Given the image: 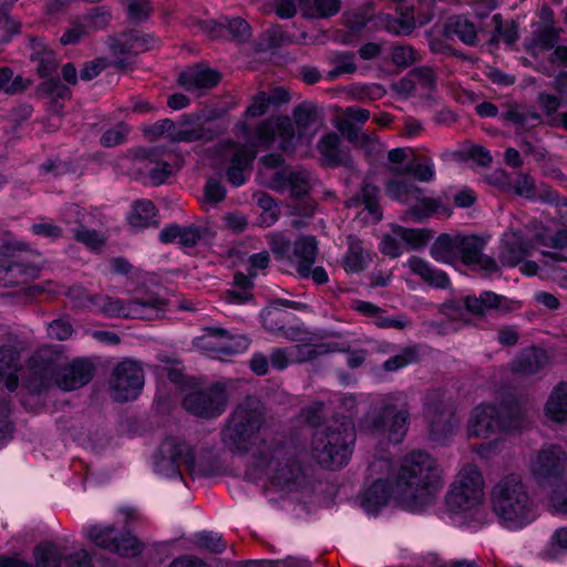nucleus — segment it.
<instances>
[{
    "mask_svg": "<svg viewBox=\"0 0 567 567\" xmlns=\"http://www.w3.org/2000/svg\"><path fill=\"white\" fill-rule=\"evenodd\" d=\"M262 420L261 403L246 399L221 432L223 443L233 453L248 454L256 475H264L276 485H288L299 477L301 467L286 447L259 437Z\"/></svg>",
    "mask_w": 567,
    "mask_h": 567,
    "instance_id": "obj_1",
    "label": "nucleus"
},
{
    "mask_svg": "<svg viewBox=\"0 0 567 567\" xmlns=\"http://www.w3.org/2000/svg\"><path fill=\"white\" fill-rule=\"evenodd\" d=\"M396 496L403 508L419 512L430 505L443 487V470L430 453L414 450L394 467Z\"/></svg>",
    "mask_w": 567,
    "mask_h": 567,
    "instance_id": "obj_2",
    "label": "nucleus"
},
{
    "mask_svg": "<svg viewBox=\"0 0 567 567\" xmlns=\"http://www.w3.org/2000/svg\"><path fill=\"white\" fill-rule=\"evenodd\" d=\"M447 512L465 524L483 526L489 522L485 480L476 464L462 465L445 495Z\"/></svg>",
    "mask_w": 567,
    "mask_h": 567,
    "instance_id": "obj_3",
    "label": "nucleus"
},
{
    "mask_svg": "<svg viewBox=\"0 0 567 567\" xmlns=\"http://www.w3.org/2000/svg\"><path fill=\"white\" fill-rule=\"evenodd\" d=\"M491 506L498 523L518 530L537 518V507L526 484L516 474L499 478L491 489Z\"/></svg>",
    "mask_w": 567,
    "mask_h": 567,
    "instance_id": "obj_4",
    "label": "nucleus"
},
{
    "mask_svg": "<svg viewBox=\"0 0 567 567\" xmlns=\"http://www.w3.org/2000/svg\"><path fill=\"white\" fill-rule=\"evenodd\" d=\"M69 295L75 306L91 308L106 317L151 320L157 318L166 308V301L155 295H145L131 300L109 296H89L82 288H72Z\"/></svg>",
    "mask_w": 567,
    "mask_h": 567,
    "instance_id": "obj_5",
    "label": "nucleus"
},
{
    "mask_svg": "<svg viewBox=\"0 0 567 567\" xmlns=\"http://www.w3.org/2000/svg\"><path fill=\"white\" fill-rule=\"evenodd\" d=\"M315 121L316 109L302 104L295 109L293 120L285 116L264 121L257 128V138L265 146L278 142L280 148L288 150L313 135L311 126Z\"/></svg>",
    "mask_w": 567,
    "mask_h": 567,
    "instance_id": "obj_6",
    "label": "nucleus"
},
{
    "mask_svg": "<svg viewBox=\"0 0 567 567\" xmlns=\"http://www.w3.org/2000/svg\"><path fill=\"white\" fill-rule=\"evenodd\" d=\"M354 439L351 420L334 422L323 430L316 431L312 439V455L322 466L339 468L348 463Z\"/></svg>",
    "mask_w": 567,
    "mask_h": 567,
    "instance_id": "obj_7",
    "label": "nucleus"
},
{
    "mask_svg": "<svg viewBox=\"0 0 567 567\" xmlns=\"http://www.w3.org/2000/svg\"><path fill=\"white\" fill-rule=\"evenodd\" d=\"M537 243L542 247L560 249L567 245V230L555 233L548 228L535 229L533 236L529 231L509 230L501 240L499 260L504 266L514 267L530 255Z\"/></svg>",
    "mask_w": 567,
    "mask_h": 567,
    "instance_id": "obj_8",
    "label": "nucleus"
},
{
    "mask_svg": "<svg viewBox=\"0 0 567 567\" xmlns=\"http://www.w3.org/2000/svg\"><path fill=\"white\" fill-rule=\"evenodd\" d=\"M368 472L371 482L362 492L360 498L362 508L370 515L378 514L391 503L403 508V503L396 496L392 462L385 457L377 458L369 465Z\"/></svg>",
    "mask_w": 567,
    "mask_h": 567,
    "instance_id": "obj_9",
    "label": "nucleus"
},
{
    "mask_svg": "<svg viewBox=\"0 0 567 567\" xmlns=\"http://www.w3.org/2000/svg\"><path fill=\"white\" fill-rule=\"evenodd\" d=\"M527 467L538 487H560L567 474V452L561 445L545 444L532 453Z\"/></svg>",
    "mask_w": 567,
    "mask_h": 567,
    "instance_id": "obj_10",
    "label": "nucleus"
},
{
    "mask_svg": "<svg viewBox=\"0 0 567 567\" xmlns=\"http://www.w3.org/2000/svg\"><path fill=\"white\" fill-rule=\"evenodd\" d=\"M268 238L274 254L293 262L300 277H309L310 267L313 266L318 254V243L313 236H302L293 246L280 234H270Z\"/></svg>",
    "mask_w": 567,
    "mask_h": 567,
    "instance_id": "obj_11",
    "label": "nucleus"
},
{
    "mask_svg": "<svg viewBox=\"0 0 567 567\" xmlns=\"http://www.w3.org/2000/svg\"><path fill=\"white\" fill-rule=\"evenodd\" d=\"M514 427V421L504 406L481 404L475 406L468 417L466 431L468 437L488 439Z\"/></svg>",
    "mask_w": 567,
    "mask_h": 567,
    "instance_id": "obj_12",
    "label": "nucleus"
},
{
    "mask_svg": "<svg viewBox=\"0 0 567 567\" xmlns=\"http://www.w3.org/2000/svg\"><path fill=\"white\" fill-rule=\"evenodd\" d=\"M194 346L207 355L219 357L247 350L249 340L245 336L231 334L223 329L208 328L203 336L194 340Z\"/></svg>",
    "mask_w": 567,
    "mask_h": 567,
    "instance_id": "obj_13",
    "label": "nucleus"
},
{
    "mask_svg": "<svg viewBox=\"0 0 567 567\" xmlns=\"http://www.w3.org/2000/svg\"><path fill=\"white\" fill-rule=\"evenodd\" d=\"M143 385L144 373L138 362L124 360L115 367L111 389L116 401L126 402L136 399Z\"/></svg>",
    "mask_w": 567,
    "mask_h": 567,
    "instance_id": "obj_14",
    "label": "nucleus"
},
{
    "mask_svg": "<svg viewBox=\"0 0 567 567\" xmlns=\"http://www.w3.org/2000/svg\"><path fill=\"white\" fill-rule=\"evenodd\" d=\"M209 131L210 130L206 128L200 123H183L177 126L172 120L168 118L143 126V133L150 140L166 137L173 142H194L199 140H207L212 137V135L208 134Z\"/></svg>",
    "mask_w": 567,
    "mask_h": 567,
    "instance_id": "obj_15",
    "label": "nucleus"
},
{
    "mask_svg": "<svg viewBox=\"0 0 567 567\" xmlns=\"http://www.w3.org/2000/svg\"><path fill=\"white\" fill-rule=\"evenodd\" d=\"M256 154L257 151L251 144L228 143L221 147L220 158L224 164H227L226 174L233 185L241 186L246 183Z\"/></svg>",
    "mask_w": 567,
    "mask_h": 567,
    "instance_id": "obj_16",
    "label": "nucleus"
},
{
    "mask_svg": "<svg viewBox=\"0 0 567 567\" xmlns=\"http://www.w3.org/2000/svg\"><path fill=\"white\" fill-rule=\"evenodd\" d=\"M194 462L189 446L176 439H167L159 446L155 468L158 474L168 478L181 476L179 467L189 466Z\"/></svg>",
    "mask_w": 567,
    "mask_h": 567,
    "instance_id": "obj_17",
    "label": "nucleus"
},
{
    "mask_svg": "<svg viewBox=\"0 0 567 567\" xmlns=\"http://www.w3.org/2000/svg\"><path fill=\"white\" fill-rule=\"evenodd\" d=\"M227 402L226 388L216 384L205 391L188 394L184 400V406L196 416L216 417L225 411Z\"/></svg>",
    "mask_w": 567,
    "mask_h": 567,
    "instance_id": "obj_18",
    "label": "nucleus"
},
{
    "mask_svg": "<svg viewBox=\"0 0 567 567\" xmlns=\"http://www.w3.org/2000/svg\"><path fill=\"white\" fill-rule=\"evenodd\" d=\"M107 43L115 62L124 66L130 56L154 48L157 40L151 34L135 30L111 37Z\"/></svg>",
    "mask_w": 567,
    "mask_h": 567,
    "instance_id": "obj_19",
    "label": "nucleus"
},
{
    "mask_svg": "<svg viewBox=\"0 0 567 567\" xmlns=\"http://www.w3.org/2000/svg\"><path fill=\"white\" fill-rule=\"evenodd\" d=\"M408 426L409 411L386 404L372 421L371 431L378 436L386 437L390 442L400 443L408 432Z\"/></svg>",
    "mask_w": 567,
    "mask_h": 567,
    "instance_id": "obj_20",
    "label": "nucleus"
},
{
    "mask_svg": "<svg viewBox=\"0 0 567 567\" xmlns=\"http://www.w3.org/2000/svg\"><path fill=\"white\" fill-rule=\"evenodd\" d=\"M89 538L99 547L114 551L121 556H135L141 550L138 540L130 534H124L121 538L114 535L111 526H90L86 528Z\"/></svg>",
    "mask_w": 567,
    "mask_h": 567,
    "instance_id": "obj_21",
    "label": "nucleus"
},
{
    "mask_svg": "<svg viewBox=\"0 0 567 567\" xmlns=\"http://www.w3.org/2000/svg\"><path fill=\"white\" fill-rule=\"evenodd\" d=\"M339 350L328 344H295L287 349L277 348L270 353V363L277 370H284L290 364L312 361L320 355Z\"/></svg>",
    "mask_w": 567,
    "mask_h": 567,
    "instance_id": "obj_22",
    "label": "nucleus"
},
{
    "mask_svg": "<svg viewBox=\"0 0 567 567\" xmlns=\"http://www.w3.org/2000/svg\"><path fill=\"white\" fill-rule=\"evenodd\" d=\"M486 240L476 235L460 234L458 260L467 266L476 267L486 274L497 270V264L494 259L483 255Z\"/></svg>",
    "mask_w": 567,
    "mask_h": 567,
    "instance_id": "obj_23",
    "label": "nucleus"
},
{
    "mask_svg": "<svg viewBox=\"0 0 567 567\" xmlns=\"http://www.w3.org/2000/svg\"><path fill=\"white\" fill-rule=\"evenodd\" d=\"M426 416L430 423L431 439L439 443L449 440L460 425V419L450 409L433 406L427 410Z\"/></svg>",
    "mask_w": 567,
    "mask_h": 567,
    "instance_id": "obj_24",
    "label": "nucleus"
},
{
    "mask_svg": "<svg viewBox=\"0 0 567 567\" xmlns=\"http://www.w3.org/2000/svg\"><path fill=\"white\" fill-rule=\"evenodd\" d=\"M369 117L370 112L368 110L350 106L344 111V117L339 122L338 128L349 138V141L353 142L359 147H365L373 143V141L370 136L360 134L354 127V123L363 124L369 120Z\"/></svg>",
    "mask_w": 567,
    "mask_h": 567,
    "instance_id": "obj_25",
    "label": "nucleus"
},
{
    "mask_svg": "<svg viewBox=\"0 0 567 567\" xmlns=\"http://www.w3.org/2000/svg\"><path fill=\"white\" fill-rule=\"evenodd\" d=\"M39 269L33 266H25L17 257L11 259L0 258V285L4 287L25 284L28 279L34 278Z\"/></svg>",
    "mask_w": 567,
    "mask_h": 567,
    "instance_id": "obj_26",
    "label": "nucleus"
},
{
    "mask_svg": "<svg viewBox=\"0 0 567 567\" xmlns=\"http://www.w3.org/2000/svg\"><path fill=\"white\" fill-rule=\"evenodd\" d=\"M21 369L20 352L13 347L0 348V382H3L9 391L18 388Z\"/></svg>",
    "mask_w": 567,
    "mask_h": 567,
    "instance_id": "obj_27",
    "label": "nucleus"
},
{
    "mask_svg": "<svg viewBox=\"0 0 567 567\" xmlns=\"http://www.w3.org/2000/svg\"><path fill=\"white\" fill-rule=\"evenodd\" d=\"M352 307L361 315L371 318L373 323L382 329L394 328L403 330L410 326L404 316L388 317L384 315V310L368 301L357 300Z\"/></svg>",
    "mask_w": 567,
    "mask_h": 567,
    "instance_id": "obj_28",
    "label": "nucleus"
},
{
    "mask_svg": "<svg viewBox=\"0 0 567 567\" xmlns=\"http://www.w3.org/2000/svg\"><path fill=\"white\" fill-rule=\"evenodd\" d=\"M544 414L547 420L564 424L567 422V382L561 381L550 391L544 405Z\"/></svg>",
    "mask_w": 567,
    "mask_h": 567,
    "instance_id": "obj_29",
    "label": "nucleus"
},
{
    "mask_svg": "<svg viewBox=\"0 0 567 567\" xmlns=\"http://www.w3.org/2000/svg\"><path fill=\"white\" fill-rule=\"evenodd\" d=\"M219 74L212 69L193 68L179 74V84L189 92L209 89L219 82Z\"/></svg>",
    "mask_w": 567,
    "mask_h": 567,
    "instance_id": "obj_30",
    "label": "nucleus"
},
{
    "mask_svg": "<svg viewBox=\"0 0 567 567\" xmlns=\"http://www.w3.org/2000/svg\"><path fill=\"white\" fill-rule=\"evenodd\" d=\"M406 205L409 209L404 213V220L421 221L434 213L444 210L440 199L425 196L421 188L417 189V195L413 196L412 204Z\"/></svg>",
    "mask_w": 567,
    "mask_h": 567,
    "instance_id": "obj_31",
    "label": "nucleus"
},
{
    "mask_svg": "<svg viewBox=\"0 0 567 567\" xmlns=\"http://www.w3.org/2000/svg\"><path fill=\"white\" fill-rule=\"evenodd\" d=\"M93 367L84 360L74 361L59 380V386L65 391L76 390L91 381Z\"/></svg>",
    "mask_w": 567,
    "mask_h": 567,
    "instance_id": "obj_32",
    "label": "nucleus"
},
{
    "mask_svg": "<svg viewBox=\"0 0 567 567\" xmlns=\"http://www.w3.org/2000/svg\"><path fill=\"white\" fill-rule=\"evenodd\" d=\"M137 169L142 179L154 186L163 184L172 173V166L167 162L157 159L153 154L138 161Z\"/></svg>",
    "mask_w": 567,
    "mask_h": 567,
    "instance_id": "obj_33",
    "label": "nucleus"
},
{
    "mask_svg": "<svg viewBox=\"0 0 567 567\" xmlns=\"http://www.w3.org/2000/svg\"><path fill=\"white\" fill-rule=\"evenodd\" d=\"M370 260V254L364 249L362 243L350 236L348 238V249L342 259L343 269L350 274L361 272L368 267Z\"/></svg>",
    "mask_w": 567,
    "mask_h": 567,
    "instance_id": "obj_34",
    "label": "nucleus"
},
{
    "mask_svg": "<svg viewBox=\"0 0 567 567\" xmlns=\"http://www.w3.org/2000/svg\"><path fill=\"white\" fill-rule=\"evenodd\" d=\"M460 234H442L431 247V256L444 264H455L458 261Z\"/></svg>",
    "mask_w": 567,
    "mask_h": 567,
    "instance_id": "obj_35",
    "label": "nucleus"
},
{
    "mask_svg": "<svg viewBox=\"0 0 567 567\" xmlns=\"http://www.w3.org/2000/svg\"><path fill=\"white\" fill-rule=\"evenodd\" d=\"M549 363V357L545 350L529 348L524 350L513 362V370L524 374H534Z\"/></svg>",
    "mask_w": 567,
    "mask_h": 567,
    "instance_id": "obj_36",
    "label": "nucleus"
},
{
    "mask_svg": "<svg viewBox=\"0 0 567 567\" xmlns=\"http://www.w3.org/2000/svg\"><path fill=\"white\" fill-rule=\"evenodd\" d=\"M414 275L420 276L424 281L437 288L447 287L450 280L442 270L433 268L427 261L411 257L405 265Z\"/></svg>",
    "mask_w": 567,
    "mask_h": 567,
    "instance_id": "obj_37",
    "label": "nucleus"
},
{
    "mask_svg": "<svg viewBox=\"0 0 567 567\" xmlns=\"http://www.w3.org/2000/svg\"><path fill=\"white\" fill-rule=\"evenodd\" d=\"M271 187L276 189L290 188L291 193L300 195L307 192L308 182L307 177L301 173L282 171L276 173V178Z\"/></svg>",
    "mask_w": 567,
    "mask_h": 567,
    "instance_id": "obj_38",
    "label": "nucleus"
},
{
    "mask_svg": "<svg viewBox=\"0 0 567 567\" xmlns=\"http://www.w3.org/2000/svg\"><path fill=\"white\" fill-rule=\"evenodd\" d=\"M128 223L134 228H146L155 223V206L151 200H136L132 206Z\"/></svg>",
    "mask_w": 567,
    "mask_h": 567,
    "instance_id": "obj_39",
    "label": "nucleus"
},
{
    "mask_svg": "<svg viewBox=\"0 0 567 567\" xmlns=\"http://www.w3.org/2000/svg\"><path fill=\"white\" fill-rule=\"evenodd\" d=\"M39 75L43 79L51 78L56 71L58 60L53 51L45 47L37 45L31 55Z\"/></svg>",
    "mask_w": 567,
    "mask_h": 567,
    "instance_id": "obj_40",
    "label": "nucleus"
},
{
    "mask_svg": "<svg viewBox=\"0 0 567 567\" xmlns=\"http://www.w3.org/2000/svg\"><path fill=\"white\" fill-rule=\"evenodd\" d=\"M393 233L408 249L422 248L431 239V231L427 229L405 228L400 225H393Z\"/></svg>",
    "mask_w": 567,
    "mask_h": 567,
    "instance_id": "obj_41",
    "label": "nucleus"
},
{
    "mask_svg": "<svg viewBox=\"0 0 567 567\" xmlns=\"http://www.w3.org/2000/svg\"><path fill=\"white\" fill-rule=\"evenodd\" d=\"M393 174L405 175L411 173L417 181L429 183L435 177V166L431 158H424L420 162L408 164V166H393Z\"/></svg>",
    "mask_w": 567,
    "mask_h": 567,
    "instance_id": "obj_42",
    "label": "nucleus"
},
{
    "mask_svg": "<svg viewBox=\"0 0 567 567\" xmlns=\"http://www.w3.org/2000/svg\"><path fill=\"white\" fill-rule=\"evenodd\" d=\"M362 210L363 218L370 223H378L382 218V210L378 202V188L365 185L362 188Z\"/></svg>",
    "mask_w": 567,
    "mask_h": 567,
    "instance_id": "obj_43",
    "label": "nucleus"
},
{
    "mask_svg": "<svg viewBox=\"0 0 567 567\" xmlns=\"http://www.w3.org/2000/svg\"><path fill=\"white\" fill-rule=\"evenodd\" d=\"M501 300L502 297L497 296L496 293L485 291L481 293L480 297L467 296L463 303L470 312L475 315H483L489 309L498 308Z\"/></svg>",
    "mask_w": 567,
    "mask_h": 567,
    "instance_id": "obj_44",
    "label": "nucleus"
},
{
    "mask_svg": "<svg viewBox=\"0 0 567 567\" xmlns=\"http://www.w3.org/2000/svg\"><path fill=\"white\" fill-rule=\"evenodd\" d=\"M419 187L410 182L390 179L385 184V194L400 203L412 204L413 196L417 195Z\"/></svg>",
    "mask_w": 567,
    "mask_h": 567,
    "instance_id": "obj_45",
    "label": "nucleus"
},
{
    "mask_svg": "<svg viewBox=\"0 0 567 567\" xmlns=\"http://www.w3.org/2000/svg\"><path fill=\"white\" fill-rule=\"evenodd\" d=\"M33 557L35 567H61L62 553L54 544L39 545Z\"/></svg>",
    "mask_w": 567,
    "mask_h": 567,
    "instance_id": "obj_46",
    "label": "nucleus"
},
{
    "mask_svg": "<svg viewBox=\"0 0 567 567\" xmlns=\"http://www.w3.org/2000/svg\"><path fill=\"white\" fill-rule=\"evenodd\" d=\"M339 144L340 138L334 133L327 134L319 141L318 148L327 164L337 165L342 162Z\"/></svg>",
    "mask_w": 567,
    "mask_h": 567,
    "instance_id": "obj_47",
    "label": "nucleus"
},
{
    "mask_svg": "<svg viewBox=\"0 0 567 567\" xmlns=\"http://www.w3.org/2000/svg\"><path fill=\"white\" fill-rule=\"evenodd\" d=\"M39 93L54 102V109L56 112L61 109V105H58V101L65 100L70 95L69 89L61 84L59 80L52 78H48V80L40 84Z\"/></svg>",
    "mask_w": 567,
    "mask_h": 567,
    "instance_id": "obj_48",
    "label": "nucleus"
},
{
    "mask_svg": "<svg viewBox=\"0 0 567 567\" xmlns=\"http://www.w3.org/2000/svg\"><path fill=\"white\" fill-rule=\"evenodd\" d=\"M567 551V527L557 528L550 536L544 548L543 555L548 559H555Z\"/></svg>",
    "mask_w": 567,
    "mask_h": 567,
    "instance_id": "obj_49",
    "label": "nucleus"
},
{
    "mask_svg": "<svg viewBox=\"0 0 567 567\" xmlns=\"http://www.w3.org/2000/svg\"><path fill=\"white\" fill-rule=\"evenodd\" d=\"M340 0H310L306 2L308 16L312 18H329L340 10Z\"/></svg>",
    "mask_w": 567,
    "mask_h": 567,
    "instance_id": "obj_50",
    "label": "nucleus"
},
{
    "mask_svg": "<svg viewBox=\"0 0 567 567\" xmlns=\"http://www.w3.org/2000/svg\"><path fill=\"white\" fill-rule=\"evenodd\" d=\"M503 117L504 120L511 121L523 127L526 125L534 126L540 122V117L535 111L518 107L511 109L503 115Z\"/></svg>",
    "mask_w": 567,
    "mask_h": 567,
    "instance_id": "obj_51",
    "label": "nucleus"
},
{
    "mask_svg": "<svg viewBox=\"0 0 567 567\" xmlns=\"http://www.w3.org/2000/svg\"><path fill=\"white\" fill-rule=\"evenodd\" d=\"M549 507L557 514L567 515V482L566 478L560 487H554L547 493Z\"/></svg>",
    "mask_w": 567,
    "mask_h": 567,
    "instance_id": "obj_52",
    "label": "nucleus"
},
{
    "mask_svg": "<svg viewBox=\"0 0 567 567\" xmlns=\"http://www.w3.org/2000/svg\"><path fill=\"white\" fill-rule=\"evenodd\" d=\"M196 546L200 549H206L210 553H221L226 548L221 536L213 532H203L195 537Z\"/></svg>",
    "mask_w": 567,
    "mask_h": 567,
    "instance_id": "obj_53",
    "label": "nucleus"
},
{
    "mask_svg": "<svg viewBox=\"0 0 567 567\" xmlns=\"http://www.w3.org/2000/svg\"><path fill=\"white\" fill-rule=\"evenodd\" d=\"M111 16L110 13L101 8L92 10V12L81 20L89 30V32H94L105 28L110 22Z\"/></svg>",
    "mask_w": 567,
    "mask_h": 567,
    "instance_id": "obj_54",
    "label": "nucleus"
},
{
    "mask_svg": "<svg viewBox=\"0 0 567 567\" xmlns=\"http://www.w3.org/2000/svg\"><path fill=\"white\" fill-rule=\"evenodd\" d=\"M380 251L391 258H396L403 252V243L393 233V225L391 226V233L382 237Z\"/></svg>",
    "mask_w": 567,
    "mask_h": 567,
    "instance_id": "obj_55",
    "label": "nucleus"
},
{
    "mask_svg": "<svg viewBox=\"0 0 567 567\" xmlns=\"http://www.w3.org/2000/svg\"><path fill=\"white\" fill-rule=\"evenodd\" d=\"M130 130L128 127L120 123L116 126L107 130L101 137V143L105 147H113L120 145L124 142Z\"/></svg>",
    "mask_w": 567,
    "mask_h": 567,
    "instance_id": "obj_56",
    "label": "nucleus"
},
{
    "mask_svg": "<svg viewBox=\"0 0 567 567\" xmlns=\"http://www.w3.org/2000/svg\"><path fill=\"white\" fill-rule=\"evenodd\" d=\"M128 18L132 21H142L150 16L151 6L148 0H125Z\"/></svg>",
    "mask_w": 567,
    "mask_h": 567,
    "instance_id": "obj_57",
    "label": "nucleus"
},
{
    "mask_svg": "<svg viewBox=\"0 0 567 567\" xmlns=\"http://www.w3.org/2000/svg\"><path fill=\"white\" fill-rule=\"evenodd\" d=\"M454 32L465 44L473 45L476 42V28L464 18L455 21Z\"/></svg>",
    "mask_w": 567,
    "mask_h": 567,
    "instance_id": "obj_58",
    "label": "nucleus"
},
{
    "mask_svg": "<svg viewBox=\"0 0 567 567\" xmlns=\"http://www.w3.org/2000/svg\"><path fill=\"white\" fill-rule=\"evenodd\" d=\"M415 360V352L412 349H404L401 353L388 359L383 363L385 371H398Z\"/></svg>",
    "mask_w": 567,
    "mask_h": 567,
    "instance_id": "obj_59",
    "label": "nucleus"
},
{
    "mask_svg": "<svg viewBox=\"0 0 567 567\" xmlns=\"http://www.w3.org/2000/svg\"><path fill=\"white\" fill-rule=\"evenodd\" d=\"M13 78V73L10 69L3 68L0 70V90L6 93H17L24 89L23 81L21 78Z\"/></svg>",
    "mask_w": 567,
    "mask_h": 567,
    "instance_id": "obj_60",
    "label": "nucleus"
},
{
    "mask_svg": "<svg viewBox=\"0 0 567 567\" xmlns=\"http://www.w3.org/2000/svg\"><path fill=\"white\" fill-rule=\"evenodd\" d=\"M90 34L82 20L75 21L61 37L60 42L64 45L75 44Z\"/></svg>",
    "mask_w": 567,
    "mask_h": 567,
    "instance_id": "obj_61",
    "label": "nucleus"
},
{
    "mask_svg": "<svg viewBox=\"0 0 567 567\" xmlns=\"http://www.w3.org/2000/svg\"><path fill=\"white\" fill-rule=\"evenodd\" d=\"M415 28V19L412 11L401 13L400 18L389 27L395 34H410Z\"/></svg>",
    "mask_w": 567,
    "mask_h": 567,
    "instance_id": "obj_62",
    "label": "nucleus"
},
{
    "mask_svg": "<svg viewBox=\"0 0 567 567\" xmlns=\"http://www.w3.org/2000/svg\"><path fill=\"white\" fill-rule=\"evenodd\" d=\"M74 236L76 240L83 243L91 249H99L104 244V238L102 235L97 234L95 230H90L86 228H79L75 230Z\"/></svg>",
    "mask_w": 567,
    "mask_h": 567,
    "instance_id": "obj_63",
    "label": "nucleus"
},
{
    "mask_svg": "<svg viewBox=\"0 0 567 567\" xmlns=\"http://www.w3.org/2000/svg\"><path fill=\"white\" fill-rule=\"evenodd\" d=\"M416 60V52L409 45H398L392 50V61L400 66H409Z\"/></svg>",
    "mask_w": 567,
    "mask_h": 567,
    "instance_id": "obj_64",
    "label": "nucleus"
}]
</instances>
